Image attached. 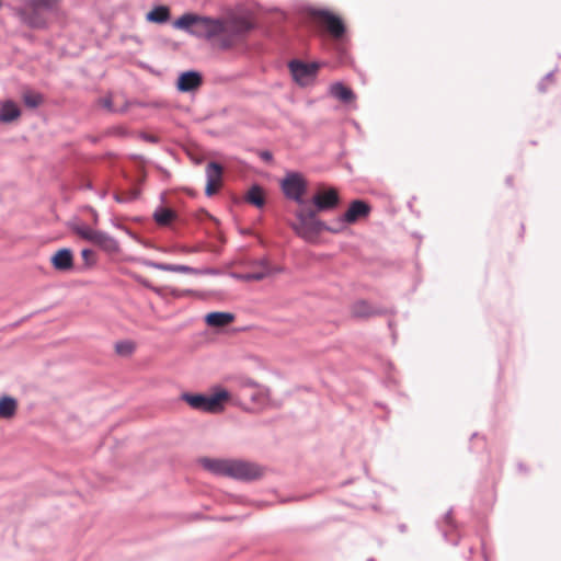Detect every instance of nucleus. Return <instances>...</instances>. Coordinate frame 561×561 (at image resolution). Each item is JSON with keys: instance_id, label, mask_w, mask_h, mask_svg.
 <instances>
[{"instance_id": "nucleus-1", "label": "nucleus", "mask_w": 561, "mask_h": 561, "mask_svg": "<svg viewBox=\"0 0 561 561\" xmlns=\"http://www.w3.org/2000/svg\"><path fill=\"white\" fill-rule=\"evenodd\" d=\"M205 469L216 476L228 477L237 480L251 481L263 473L260 466L239 459H202Z\"/></svg>"}, {"instance_id": "nucleus-2", "label": "nucleus", "mask_w": 561, "mask_h": 561, "mask_svg": "<svg viewBox=\"0 0 561 561\" xmlns=\"http://www.w3.org/2000/svg\"><path fill=\"white\" fill-rule=\"evenodd\" d=\"M295 217L296 221L290 225L291 229L306 242H316L323 230L332 233L341 232V227L327 226L323 221L318 219L317 211L313 209H299L296 211Z\"/></svg>"}, {"instance_id": "nucleus-3", "label": "nucleus", "mask_w": 561, "mask_h": 561, "mask_svg": "<svg viewBox=\"0 0 561 561\" xmlns=\"http://www.w3.org/2000/svg\"><path fill=\"white\" fill-rule=\"evenodd\" d=\"M229 398V392L225 389L217 390L211 396L201 393H183L181 399L185 401L192 409L216 413L222 410V401Z\"/></svg>"}, {"instance_id": "nucleus-4", "label": "nucleus", "mask_w": 561, "mask_h": 561, "mask_svg": "<svg viewBox=\"0 0 561 561\" xmlns=\"http://www.w3.org/2000/svg\"><path fill=\"white\" fill-rule=\"evenodd\" d=\"M75 232L82 239L100 247L103 251L113 254L119 251L118 241L107 232L92 229L85 225L77 226Z\"/></svg>"}, {"instance_id": "nucleus-5", "label": "nucleus", "mask_w": 561, "mask_h": 561, "mask_svg": "<svg viewBox=\"0 0 561 561\" xmlns=\"http://www.w3.org/2000/svg\"><path fill=\"white\" fill-rule=\"evenodd\" d=\"M224 31L225 25L221 20L198 15L195 27H193L192 35L198 38L210 39Z\"/></svg>"}, {"instance_id": "nucleus-6", "label": "nucleus", "mask_w": 561, "mask_h": 561, "mask_svg": "<svg viewBox=\"0 0 561 561\" xmlns=\"http://www.w3.org/2000/svg\"><path fill=\"white\" fill-rule=\"evenodd\" d=\"M282 190L285 196L298 204H304L302 196L307 190V183L298 173H289L282 181Z\"/></svg>"}, {"instance_id": "nucleus-7", "label": "nucleus", "mask_w": 561, "mask_h": 561, "mask_svg": "<svg viewBox=\"0 0 561 561\" xmlns=\"http://www.w3.org/2000/svg\"><path fill=\"white\" fill-rule=\"evenodd\" d=\"M289 69L294 80L301 87L311 84L318 73L319 65L316 62L305 64L299 60L289 62Z\"/></svg>"}, {"instance_id": "nucleus-8", "label": "nucleus", "mask_w": 561, "mask_h": 561, "mask_svg": "<svg viewBox=\"0 0 561 561\" xmlns=\"http://www.w3.org/2000/svg\"><path fill=\"white\" fill-rule=\"evenodd\" d=\"M370 206L367 203L359 199L353 201L347 210L335 220L333 226L341 227L342 231L346 225L354 224L358 219L368 216Z\"/></svg>"}, {"instance_id": "nucleus-9", "label": "nucleus", "mask_w": 561, "mask_h": 561, "mask_svg": "<svg viewBox=\"0 0 561 561\" xmlns=\"http://www.w3.org/2000/svg\"><path fill=\"white\" fill-rule=\"evenodd\" d=\"M312 15L325 26L333 38L339 39L344 35L345 26L337 15L328 10H314Z\"/></svg>"}, {"instance_id": "nucleus-10", "label": "nucleus", "mask_w": 561, "mask_h": 561, "mask_svg": "<svg viewBox=\"0 0 561 561\" xmlns=\"http://www.w3.org/2000/svg\"><path fill=\"white\" fill-rule=\"evenodd\" d=\"M316 211H325L335 208L339 204V194L335 188H329L316 193L312 197Z\"/></svg>"}, {"instance_id": "nucleus-11", "label": "nucleus", "mask_w": 561, "mask_h": 561, "mask_svg": "<svg viewBox=\"0 0 561 561\" xmlns=\"http://www.w3.org/2000/svg\"><path fill=\"white\" fill-rule=\"evenodd\" d=\"M206 179L205 193L207 196H211L221 184L222 167L217 162H209L206 167Z\"/></svg>"}, {"instance_id": "nucleus-12", "label": "nucleus", "mask_w": 561, "mask_h": 561, "mask_svg": "<svg viewBox=\"0 0 561 561\" xmlns=\"http://www.w3.org/2000/svg\"><path fill=\"white\" fill-rule=\"evenodd\" d=\"M202 76L197 71H186L180 75L176 88L181 92H191L196 90L202 84Z\"/></svg>"}, {"instance_id": "nucleus-13", "label": "nucleus", "mask_w": 561, "mask_h": 561, "mask_svg": "<svg viewBox=\"0 0 561 561\" xmlns=\"http://www.w3.org/2000/svg\"><path fill=\"white\" fill-rule=\"evenodd\" d=\"M259 264L262 266V271L260 273H250V272L244 273V274L232 273L231 276L238 280L253 282V280H262L273 273V268L270 266L268 261L266 259L259 260Z\"/></svg>"}, {"instance_id": "nucleus-14", "label": "nucleus", "mask_w": 561, "mask_h": 561, "mask_svg": "<svg viewBox=\"0 0 561 561\" xmlns=\"http://www.w3.org/2000/svg\"><path fill=\"white\" fill-rule=\"evenodd\" d=\"M51 264L57 271H68L73 265V256L70 249L58 250L51 257Z\"/></svg>"}, {"instance_id": "nucleus-15", "label": "nucleus", "mask_w": 561, "mask_h": 561, "mask_svg": "<svg viewBox=\"0 0 561 561\" xmlns=\"http://www.w3.org/2000/svg\"><path fill=\"white\" fill-rule=\"evenodd\" d=\"M144 265L159 270V271H165V272H178V273H185V274L199 273L198 270L187 266V265L165 264V263H158V262H153V261H145Z\"/></svg>"}, {"instance_id": "nucleus-16", "label": "nucleus", "mask_w": 561, "mask_h": 561, "mask_svg": "<svg viewBox=\"0 0 561 561\" xmlns=\"http://www.w3.org/2000/svg\"><path fill=\"white\" fill-rule=\"evenodd\" d=\"M329 92L331 96L343 103H350L355 100L354 92L342 82L331 84Z\"/></svg>"}, {"instance_id": "nucleus-17", "label": "nucleus", "mask_w": 561, "mask_h": 561, "mask_svg": "<svg viewBox=\"0 0 561 561\" xmlns=\"http://www.w3.org/2000/svg\"><path fill=\"white\" fill-rule=\"evenodd\" d=\"M21 115L19 106L13 101H5L0 106V122L12 123Z\"/></svg>"}, {"instance_id": "nucleus-18", "label": "nucleus", "mask_w": 561, "mask_h": 561, "mask_svg": "<svg viewBox=\"0 0 561 561\" xmlns=\"http://www.w3.org/2000/svg\"><path fill=\"white\" fill-rule=\"evenodd\" d=\"M381 312L380 309L370 306L365 300L356 301L352 307V314L356 318H368L380 314Z\"/></svg>"}, {"instance_id": "nucleus-19", "label": "nucleus", "mask_w": 561, "mask_h": 561, "mask_svg": "<svg viewBox=\"0 0 561 561\" xmlns=\"http://www.w3.org/2000/svg\"><path fill=\"white\" fill-rule=\"evenodd\" d=\"M170 9L167 5H156L146 15V20L150 23L164 24L170 20Z\"/></svg>"}, {"instance_id": "nucleus-20", "label": "nucleus", "mask_w": 561, "mask_h": 561, "mask_svg": "<svg viewBox=\"0 0 561 561\" xmlns=\"http://www.w3.org/2000/svg\"><path fill=\"white\" fill-rule=\"evenodd\" d=\"M241 387L252 389L253 391L250 393V398L254 403H263L266 396L267 390L264 387L259 386L251 379H244L241 381Z\"/></svg>"}, {"instance_id": "nucleus-21", "label": "nucleus", "mask_w": 561, "mask_h": 561, "mask_svg": "<svg viewBox=\"0 0 561 561\" xmlns=\"http://www.w3.org/2000/svg\"><path fill=\"white\" fill-rule=\"evenodd\" d=\"M18 410V401L13 397L2 396L0 398V417L11 419L15 415Z\"/></svg>"}, {"instance_id": "nucleus-22", "label": "nucleus", "mask_w": 561, "mask_h": 561, "mask_svg": "<svg viewBox=\"0 0 561 561\" xmlns=\"http://www.w3.org/2000/svg\"><path fill=\"white\" fill-rule=\"evenodd\" d=\"M206 323L209 327H225L233 321V314L230 312H210L205 318Z\"/></svg>"}, {"instance_id": "nucleus-23", "label": "nucleus", "mask_w": 561, "mask_h": 561, "mask_svg": "<svg viewBox=\"0 0 561 561\" xmlns=\"http://www.w3.org/2000/svg\"><path fill=\"white\" fill-rule=\"evenodd\" d=\"M198 15L192 13H185L174 21L173 26L179 30H183L192 35L193 27L197 21Z\"/></svg>"}, {"instance_id": "nucleus-24", "label": "nucleus", "mask_w": 561, "mask_h": 561, "mask_svg": "<svg viewBox=\"0 0 561 561\" xmlns=\"http://www.w3.org/2000/svg\"><path fill=\"white\" fill-rule=\"evenodd\" d=\"M247 202L256 206L257 208H262L265 205V198L263 195V191L260 186L253 185L245 197Z\"/></svg>"}, {"instance_id": "nucleus-25", "label": "nucleus", "mask_w": 561, "mask_h": 561, "mask_svg": "<svg viewBox=\"0 0 561 561\" xmlns=\"http://www.w3.org/2000/svg\"><path fill=\"white\" fill-rule=\"evenodd\" d=\"M153 218L157 224L167 226L175 218V213L172 209L160 207L154 211Z\"/></svg>"}, {"instance_id": "nucleus-26", "label": "nucleus", "mask_w": 561, "mask_h": 561, "mask_svg": "<svg viewBox=\"0 0 561 561\" xmlns=\"http://www.w3.org/2000/svg\"><path fill=\"white\" fill-rule=\"evenodd\" d=\"M23 101L26 106L31 108H35L41 105L43 102V96L39 93L33 92V91H25L23 93Z\"/></svg>"}, {"instance_id": "nucleus-27", "label": "nucleus", "mask_w": 561, "mask_h": 561, "mask_svg": "<svg viewBox=\"0 0 561 561\" xmlns=\"http://www.w3.org/2000/svg\"><path fill=\"white\" fill-rule=\"evenodd\" d=\"M135 350V344L130 341H119L115 344V351L118 355L128 356Z\"/></svg>"}, {"instance_id": "nucleus-28", "label": "nucleus", "mask_w": 561, "mask_h": 561, "mask_svg": "<svg viewBox=\"0 0 561 561\" xmlns=\"http://www.w3.org/2000/svg\"><path fill=\"white\" fill-rule=\"evenodd\" d=\"M169 294L173 297V298H184V297H188V296H195V297H202L203 295L198 291H195L193 289H180V288H170L169 289Z\"/></svg>"}, {"instance_id": "nucleus-29", "label": "nucleus", "mask_w": 561, "mask_h": 561, "mask_svg": "<svg viewBox=\"0 0 561 561\" xmlns=\"http://www.w3.org/2000/svg\"><path fill=\"white\" fill-rule=\"evenodd\" d=\"M60 0H33L35 8L53 11L57 8Z\"/></svg>"}, {"instance_id": "nucleus-30", "label": "nucleus", "mask_w": 561, "mask_h": 561, "mask_svg": "<svg viewBox=\"0 0 561 561\" xmlns=\"http://www.w3.org/2000/svg\"><path fill=\"white\" fill-rule=\"evenodd\" d=\"M81 256L87 266H92L95 263V254L90 249H83L81 251Z\"/></svg>"}, {"instance_id": "nucleus-31", "label": "nucleus", "mask_w": 561, "mask_h": 561, "mask_svg": "<svg viewBox=\"0 0 561 561\" xmlns=\"http://www.w3.org/2000/svg\"><path fill=\"white\" fill-rule=\"evenodd\" d=\"M236 24L239 33H245L253 27V25L245 19H238Z\"/></svg>"}, {"instance_id": "nucleus-32", "label": "nucleus", "mask_w": 561, "mask_h": 561, "mask_svg": "<svg viewBox=\"0 0 561 561\" xmlns=\"http://www.w3.org/2000/svg\"><path fill=\"white\" fill-rule=\"evenodd\" d=\"M101 105L105 108H107L108 111L113 112L114 108H113V102L111 100V98H104L100 101Z\"/></svg>"}, {"instance_id": "nucleus-33", "label": "nucleus", "mask_w": 561, "mask_h": 561, "mask_svg": "<svg viewBox=\"0 0 561 561\" xmlns=\"http://www.w3.org/2000/svg\"><path fill=\"white\" fill-rule=\"evenodd\" d=\"M261 158H262V159H264V160H266V161H271V160H272V153H271V152H268V151H263V152L261 153Z\"/></svg>"}, {"instance_id": "nucleus-34", "label": "nucleus", "mask_w": 561, "mask_h": 561, "mask_svg": "<svg viewBox=\"0 0 561 561\" xmlns=\"http://www.w3.org/2000/svg\"><path fill=\"white\" fill-rule=\"evenodd\" d=\"M135 197H136V196H131V197H129V199L135 198ZM114 199H115L117 203H124V202L128 201V198H123V197H121V196H119V195H117V194H115V195H114Z\"/></svg>"}, {"instance_id": "nucleus-35", "label": "nucleus", "mask_w": 561, "mask_h": 561, "mask_svg": "<svg viewBox=\"0 0 561 561\" xmlns=\"http://www.w3.org/2000/svg\"><path fill=\"white\" fill-rule=\"evenodd\" d=\"M90 211H91L92 217H93V222H94V224H98V221H99V215H98L96 210H95V209H93V208H90Z\"/></svg>"}, {"instance_id": "nucleus-36", "label": "nucleus", "mask_w": 561, "mask_h": 561, "mask_svg": "<svg viewBox=\"0 0 561 561\" xmlns=\"http://www.w3.org/2000/svg\"><path fill=\"white\" fill-rule=\"evenodd\" d=\"M253 267H256V271H252L251 273H260L262 271V266L259 264V261L253 262Z\"/></svg>"}, {"instance_id": "nucleus-37", "label": "nucleus", "mask_w": 561, "mask_h": 561, "mask_svg": "<svg viewBox=\"0 0 561 561\" xmlns=\"http://www.w3.org/2000/svg\"><path fill=\"white\" fill-rule=\"evenodd\" d=\"M137 280L148 288H152L146 279L137 277Z\"/></svg>"}, {"instance_id": "nucleus-38", "label": "nucleus", "mask_w": 561, "mask_h": 561, "mask_svg": "<svg viewBox=\"0 0 561 561\" xmlns=\"http://www.w3.org/2000/svg\"><path fill=\"white\" fill-rule=\"evenodd\" d=\"M552 76H553V75H552L551 72H550V73H548V75L546 76V80H550V79L552 78Z\"/></svg>"}, {"instance_id": "nucleus-39", "label": "nucleus", "mask_w": 561, "mask_h": 561, "mask_svg": "<svg viewBox=\"0 0 561 561\" xmlns=\"http://www.w3.org/2000/svg\"><path fill=\"white\" fill-rule=\"evenodd\" d=\"M539 90H540V91H545V85H543V83H542V82L539 84Z\"/></svg>"}, {"instance_id": "nucleus-40", "label": "nucleus", "mask_w": 561, "mask_h": 561, "mask_svg": "<svg viewBox=\"0 0 561 561\" xmlns=\"http://www.w3.org/2000/svg\"><path fill=\"white\" fill-rule=\"evenodd\" d=\"M222 47H224V48H227V47H229V44H227V43H222Z\"/></svg>"}]
</instances>
